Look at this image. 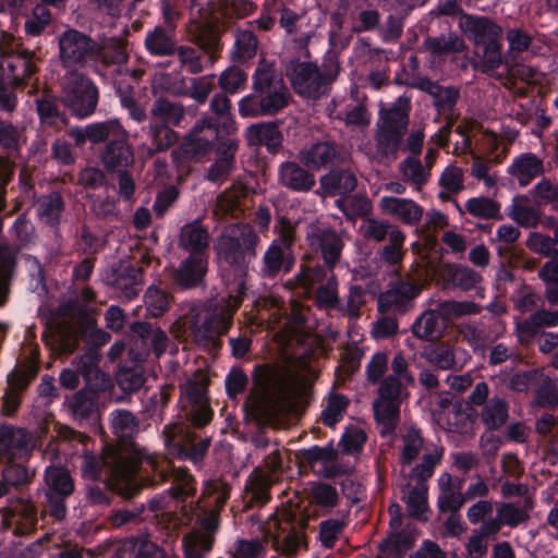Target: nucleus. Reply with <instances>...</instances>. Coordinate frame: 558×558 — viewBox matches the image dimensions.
I'll list each match as a JSON object with an SVG mask.
<instances>
[{
  "instance_id": "1",
  "label": "nucleus",
  "mask_w": 558,
  "mask_h": 558,
  "mask_svg": "<svg viewBox=\"0 0 558 558\" xmlns=\"http://www.w3.org/2000/svg\"><path fill=\"white\" fill-rule=\"evenodd\" d=\"M259 243L258 233L248 223L230 225L219 235L216 252L226 266L221 274L225 292L195 310L189 328L197 347L208 351L222 348L221 337L232 327L233 316L247 294L250 264L257 256Z\"/></svg>"
},
{
  "instance_id": "2",
  "label": "nucleus",
  "mask_w": 558,
  "mask_h": 558,
  "mask_svg": "<svg viewBox=\"0 0 558 558\" xmlns=\"http://www.w3.org/2000/svg\"><path fill=\"white\" fill-rule=\"evenodd\" d=\"M213 116H205L191 129L181 142V148L192 157L204 155L209 144L221 136H236V123L230 112L231 101L222 93L216 94L210 100Z\"/></svg>"
},
{
  "instance_id": "3",
  "label": "nucleus",
  "mask_w": 558,
  "mask_h": 558,
  "mask_svg": "<svg viewBox=\"0 0 558 558\" xmlns=\"http://www.w3.org/2000/svg\"><path fill=\"white\" fill-rule=\"evenodd\" d=\"M291 93L282 75L276 72H254L253 92L239 101L242 118L276 116L288 107Z\"/></svg>"
},
{
  "instance_id": "4",
  "label": "nucleus",
  "mask_w": 558,
  "mask_h": 558,
  "mask_svg": "<svg viewBox=\"0 0 558 558\" xmlns=\"http://www.w3.org/2000/svg\"><path fill=\"white\" fill-rule=\"evenodd\" d=\"M110 428L118 439L113 449V462L121 473H137L147 453L135 438L141 430L138 417L126 409H114L109 413Z\"/></svg>"
},
{
  "instance_id": "5",
  "label": "nucleus",
  "mask_w": 558,
  "mask_h": 558,
  "mask_svg": "<svg viewBox=\"0 0 558 558\" xmlns=\"http://www.w3.org/2000/svg\"><path fill=\"white\" fill-rule=\"evenodd\" d=\"M82 338L88 347L72 360L73 365H77L83 374L84 381L89 385L101 388L106 384V373L101 371L99 363L101 361L100 348L109 342L110 333L97 328L94 320H88L81 331Z\"/></svg>"
},
{
  "instance_id": "6",
  "label": "nucleus",
  "mask_w": 558,
  "mask_h": 558,
  "mask_svg": "<svg viewBox=\"0 0 558 558\" xmlns=\"http://www.w3.org/2000/svg\"><path fill=\"white\" fill-rule=\"evenodd\" d=\"M44 508L53 521H62L68 514V499L75 489L74 480L65 466L50 464L44 473Z\"/></svg>"
},
{
  "instance_id": "7",
  "label": "nucleus",
  "mask_w": 558,
  "mask_h": 558,
  "mask_svg": "<svg viewBox=\"0 0 558 558\" xmlns=\"http://www.w3.org/2000/svg\"><path fill=\"white\" fill-rule=\"evenodd\" d=\"M129 355L137 364L151 356L158 360L166 353L171 340L159 326L148 322H134L130 326Z\"/></svg>"
},
{
  "instance_id": "8",
  "label": "nucleus",
  "mask_w": 558,
  "mask_h": 558,
  "mask_svg": "<svg viewBox=\"0 0 558 558\" xmlns=\"http://www.w3.org/2000/svg\"><path fill=\"white\" fill-rule=\"evenodd\" d=\"M104 469H108L110 477L114 478L112 490L122 499H132L143 490V485L137 481L136 473H120L113 462V449L104 457L89 456L83 461L82 472L84 477L98 481L102 476Z\"/></svg>"
},
{
  "instance_id": "9",
  "label": "nucleus",
  "mask_w": 558,
  "mask_h": 558,
  "mask_svg": "<svg viewBox=\"0 0 558 558\" xmlns=\"http://www.w3.org/2000/svg\"><path fill=\"white\" fill-rule=\"evenodd\" d=\"M239 149V140L236 136H221L214 140L206 153L199 157H192L181 147L180 153L185 160L198 162L208 157L213 151L216 155L215 161L206 170L205 178L211 183H222L228 180L236 168V151Z\"/></svg>"
},
{
  "instance_id": "10",
  "label": "nucleus",
  "mask_w": 558,
  "mask_h": 558,
  "mask_svg": "<svg viewBox=\"0 0 558 558\" xmlns=\"http://www.w3.org/2000/svg\"><path fill=\"white\" fill-rule=\"evenodd\" d=\"M62 101L74 116L86 118L94 113L98 104V88L82 72H68Z\"/></svg>"
},
{
  "instance_id": "11",
  "label": "nucleus",
  "mask_w": 558,
  "mask_h": 558,
  "mask_svg": "<svg viewBox=\"0 0 558 558\" xmlns=\"http://www.w3.org/2000/svg\"><path fill=\"white\" fill-rule=\"evenodd\" d=\"M294 238L289 232H280L267 246L262 257L259 275L262 278L275 280L288 275L295 266L293 252Z\"/></svg>"
},
{
  "instance_id": "12",
  "label": "nucleus",
  "mask_w": 558,
  "mask_h": 558,
  "mask_svg": "<svg viewBox=\"0 0 558 558\" xmlns=\"http://www.w3.org/2000/svg\"><path fill=\"white\" fill-rule=\"evenodd\" d=\"M167 448L174 449L181 460L201 466L210 447V437L199 438L185 432L181 425H166L162 432Z\"/></svg>"
},
{
  "instance_id": "13",
  "label": "nucleus",
  "mask_w": 558,
  "mask_h": 558,
  "mask_svg": "<svg viewBox=\"0 0 558 558\" xmlns=\"http://www.w3.org/2000/svg\"><path fill=\"white\" fill-rule=\"evenodd\" d=\"M59 48L64 66H86L100 52L97 41L74 28L66 29L59 37Z\"/></svg>"
},
{
  "instance_id": "14",
  "label": "nucleus",
  "mask_w": 558,
  "mask_h": 558,
  "mask_svg": "<svg viewBox=\"0 0 558 558\" xmlns=\"http://www.w3.org/2000/svg\"><path fill=\"white\" fill-rule=\"evenodd\" d=\"M104 282L131 301L142 290V271L130 262L114 263L104 275Z\"/></svg>"
},
{
  "instance_id": "15",
  "label": "nucleus",
  "mask_w": 558,
  "mask_h": 558,
  "mask_svg": "<svg viewBox=\"0 0 558 558\" xmlns=\"http://www.w3.org/2000/svg\"><path fill=\"white\" fill-rule=\"evenodd\" d=\"M208 272V254H193L181 260L172 272L173 284L181 291L204 288Z\"/></svg>"
},
{
  "instance_id": "16",
  "label": "nucleus",
  "mask_w": 558,
  "mask_h": 558,
  "mask_svg": "<svg viewBox=\"0 0 558 558\" xmlns=\"http://www.w3.org/2000/svg\"><path fill=\"white\" fill-rule=\"evenodd\" d=\"M339 72H286L295 94L306 99L326 95Z\"/></svg>"
},
{
  "instance_id": "17",
  "label": "nucleus",
  "mask_w": 558,
  "mask_h": 558,
  "mask_svg": "<svg viewBox=\"0 0 558 558\" xmlns=\"http://www.w3.org/2000/svg\"><path fill=\"white\" fill-rule=\"evenodd\" d=\"M357 178L353 170L344 167H331L319 178V187L314 193L322 197L347 196L355 191Z\"/></svg>"
},
{
  "instance_id": "18",
  "label": "nucleus",
  "mask_w": 558,
  "mask_h": 558,
  "mask_svg": "<svg viewBox=\"0 0 558 558\" xmlns=\"http://www.w3.org/2000/svg\"><path fill=\"white\" fill-rule=\"evenodd\" d=\"M32 435L23 427L0 421V459L13 461L29 452Z\"/></svg>"
},
{
  "instance_id": "19",
  "label": "nucleus",
  "mask_w": 558,
  "mask_h": 558,
  "mask_svg": "<svg viewBox=\"0 0 558 558\" xmlns=\"http://www.w3.org/2000/svg\"><path fill=\"white\" fill-rule=\"evenodd\" d=\"M278 183L293 193L311 192L316 185L315 174L301 162L287 160L279 165Z\"/></svg>"
},
{
  "instance_id": "20",
  "label": "nucleus",
  "mask_w": 558,
  "mask_h": 558,
  "mask_svg": "<svg viewBox=\"0 0 558 558\" xmlns=\"http://www.w3.org/2000/svg\"><path fill=\"white\" fill-rule=\"evenodd\" d=\"M421 293V288L411 281H398L389 290L381 292L377 300L380 313L391 310L403 312L405 306Z\"/></svg>"
},
{
  "instance_id": "21",
  "label": "nucleus",
  "mask_w": 558,
  "mask_h": 558,
  "mask_svg": "<svg viewBox=\"0 0 558 558\" xmlns=\"http://www.w3.org/2000/svg\"><path fill=\"white\" fill-rule=\"evenodd\" d=\"M459 26L477 46L500 39L502 34L501 27L486 16L462 14Z\"/></svg>"
},
{
  "instance_id": "22",
  "label": "nucleus",
  "mask_w": 558,
  "mask_h": 558,
  "mask_svg": "<svg viewBox=\"0 0 558 558\" xmlns=\"http://www.w3.org/2000/svg\"><path fill=\"white\" fill-rule=\"evenodd\" d=\"M280 120L259 122L246 129L245 137L250 146H265L268 153L277 154L282 147L283 135Z\"/></svg>"
},
{
  "instance_id": "23",
  "label": "nucleus",
  "mask_w": 558,
  "mask_h": 558,
  "mask_svg": "<svg viewBox=\"0 0 558 558\" xmlns=\"http://www.w3.org/2000/svg\"><path fill=\"white\" fill-rule=\"evenodd\" d=\"M35 106L41 126L59 131L68 124V118L61 110L58 97L49 88H45L35 98Z\"/></svg>"
},
{
  "instance_id": "24",
  "label": "nucleus",
  "mask_w": 558,
  "mask_h": 558,
  "mask_svg": "<svg viewBox=\"0 0 558 558\" xmlns=\"http://www.w3.org/2000/svg\"><path fill=\"white\" fill-rule=\"evenodd\" d=\"M380 209L408 226H416L421 221L424 209L410 198L383 196L379 202Z\"/></svg>"
},
{
  "instance_id": "25",
  "label": "nucleus",
  "mask_w": 558,
  "mask_h": 558,
  "mask_svg": "<svg viewBox=\"0 0 558 558\" xmlns=\"http://www.w3.org/2000/svg\"><path fill=\"white\" fill-rule=\"evenodd\" d=\"M339 153L336 144L330 141H320L298 153L299 161L313 171L332 166Z\"/></svg>"
},
{
  "instance_id": "26",
  "label": "nucleus",
  "mask_w": 558,
  "mask_h": 558,
  "mask_svg": "<svg viewBox=\"0 0 558 558\" xmlns=\"http://www.w3.org/2000/svg\"><path fill=\"white\" fill-rule=\"evenodd\" d=\"M101 161L109 172L128 170L134 163V153L124 138L110 140L101 154Z\"/></svg>"
},
{
  "instance_id": "27",
  "label": "nucleus",
  "mask_w": 558,
  "mask_h": 558,
  "mask_svg": "<svg viewBox=\"0 0 558 558\" xmlns=\"http://www.w3.org/2000/svg\"><path fill=\"white\" fill-rule=\"evenodd\" d=\"M36 214L41 223L53 230H58L62 215L65 210V203L62 194L52 191L40 195L35 203Z\"/></svg>"
},
{
  "instance_id": "28",
  "label": "nucleus",
  "mask_w": 558,
  "mask_h": 558,
  "mask_svg": "<svg viewBox=\"0 0 558 558\" xmlns=\"http://www.w3.org/2000/svg\"><path fill=\"white\" fill-rule=\"evenodd\" d=\"M86 387L78 390L70 403L73 415L78 420H89L98 411V392L105 391L110 386V377L106 375V384L101 388L94 387L86 383Z\"/></svg>"
},
{
  "instance_id": "29",
  "label": "nucleus",
  "mask_w": 558,
  "mask_h": 558,
  "mask_svg": "<svg viewBox=\"0 0 558 558\" xmlns=\"http://www.w3.org/2000/svg\"><path fill=\"white\" fill-rule=\"evenodd\" d=\"M172 480L171 486L167 489L169 496L175 501H185L187 497L196 492V481L186 468H171L169 472H160V481Z\"/></svg>"
},
{
  "instance_id": "30",
  "label": "nucleus",
  "mask_w": 558,
  "mask_h": 558,
  "mask_svg": "<svg viewBox=\"0 0 558 558\" xmlns=\"http://www.w3.org/2000/svg\"><path fill=\"white\" fill-rule=\"evenodd\" d=\"M508 173L518 179L520 186H526L544 173L543 160L532 153L522 154L513 159Z\"/></svg>"
},
{
  "instance_id": "31",
  "label": "nucleus",
  "mask_w": 558,
  "mask_h": 558,
  "mask_svg": "<svg viewBox=\"0 0 558 558\" xmlns=\"http://www.w3.org/2000/svg\"><path fill=\"white\" fill-rule=\"evenodd\" d=\"M179 245L181 248L189 252V255L207 254L208 231L204 228L199 219H195L182 227Z\"/></svg>"
},
{
  "instance_id": "32",
  "label": "nucleus",
  "mask_w": 558,
  "mask_h": 558,
  "mask_svg": "<svg viewBox=\"0 0 558 558\" xmlns=\"http://www.w3.org/2000/svg\"><path fill=\"white\" fill-rule=\"evenodd\" d=\"M305 535L291 522L278 523V531L271 536L272 548L287 557L294 556L302 546Z\"/></svg>"
},
{
  "instance_id": "33",
  "label": "nucleus",
  "mask_w": 558,
  "mask_h": 558,
  "mask_svg": "<svg viewBox=\"0 0 558 558\" xmlns=\"http://www.w3.org/2000/svg\"><path fill=\"white\" fill-rule=\"evenodd\" d=\"M446 318L436 310H427L423 312L411 326L414 337L422 340H434L441 335V327L445 325Z\"/></svg>"
},
{
  "instance_id": "34",
  "label": "nucleus",
  "mask_w": 558,
  "mask_h": 558,
  "mask_svg": "<svg viewBox=\"0 0 558 558\" xmlns=\"http://www.w3.org/2000/svg\"><path fill=\"white\" fill-rule=\"evenodd\" d=\"M193 40L197 48L213 57L214 61L220 58L222 49L220 32L214 23L205 22L198 25L193 34Z\"/></svg>"
},
{
  "instance_id": "35",
  "label": "nucleus",
  "mask_w": 558,
  "mask_h": 558,
  "mask_svg": "<svg viewBox=\"0 0 558 558\" xmlns=\"http://www.w3.org/2000/svg\"><path fill=\"white\" fill-rule=\"evenodd\" d=\"M415 536L409 530L391 532L386 539L378 545L383 558H403L405 553L414 546Z\"/></svg>"
},
{
  "instance_id": "36",
  "label": "nucleus",
  "mask_w": 558,
  "mask_h": 558,
  "mask_svg": "<svg viewBox=\"0 0 558 558\" xmlns=\"http://www.w3.org/2000/svg\"><path fill=\"white\" fill-rule=\"evenodd\" d=\"M254 387L264 397H270L281 390V376L276 366L256 364L252 373Z\"/></svg>"
},
{
  "instance_id": "37",
  "label": "nucleus",
  "mask_w": 558,
  "mask_h": 558,
  "mask_svg": "<svg viewBox=\"0 0 558 558\" xmlns=\"http://www.w3.org/2000/svg\"><path fill=\"white\" fill-rule=\"evenodd\" d=\"M423 48L433 57H445L462 52L465 49V43L461 36L451 32L435 37H427L423 43Z\"/></svg>"
},
{
  "instance_id": "38",
  "label": "nucleus",
  "mask_w": 558,
  "mask_h": 558,
  "mask_svg": "<svg viewBox=\"0 0 558 558\" xmlns=\"http://www.w3.org/2000/svg\"><path fill=\"white\" fill-rule=\"evenodd\" d=\"M480 417L487 430H498L509 418V404L504 398L494 396L482 408Z\"/></svg>"
},
{
  "instance_id": "39",
  "label": "nucleus",
  "mask_w": 558,
  "mask_h": 558,
  "mask_svg": "<svg viewBox=\"0 0 558 558\" xmlns=\"http://www.w3.org/2000/svg\"><path fill=\"white\" fill-rule=\"evenodd\" d=\"M7 72H0V109L11 112L17 105V98L14 88H23L33 78L37 72H24L25 77L5 75Z\"/></svg>"
},
{
  "instance_id": "40",
  "label": "nucleus",
  "mask_w": 558,
  "mask_h": 558,
  "mask_svg": "<svg viewBox=\"0 0 558 558\" xmlns=\"http://www.w3.org/2000/svg\"><path fill=\"white\" fill-rule=\"evenodd\" d=\"M409 100L399 97L397 102L389 109H380L378 126L385 129L391 128L395 131L404 133L409 123Z\"/></svg>"
},
{
  "instance_id": "41",
  "label": "nucleus",
  "mask_w": 558,
  "mask_h": 558,
  "mask_svg": "<svg viewBox=\"0 0 558 558\" xmlns=\"http://www.w3.org/2000/svg\"><path fill=\"white\" fill-rule=\"evenodd\" d=\"M271 481L268 475L254 472L245 483V493L248 496L247 507H264L270 499Z\"/></svg>"
},
{
  "instance_id": "42",
  "label": "nucleus",
  "mask_w": 558,
  "mask_h": 558,
  "mask_svg": "<svg viewBox=\"0 0 558 558\" xmlns=\"http://www.w3.org/2000/svg\"><path fill=\"white\" fill-rule=\"evenodd\" d=\"M445 279L453 288L470 291L482 280V276L462 264H448L445 267Z\"/></svg>"
},
{
  "instance_id": "43",
  "label": "nucleus",
  "mask_w": 558,
  "mask_h": 558,
  "mask_svg": "<svg viewBox=\"0 0 558 558\" xmlns=\"http://www.w3.org/2000/svg\"><path fill=\"white\" fill-rule=\"evenodd\" d=\"M558 326V312L538 310L517 326V330L529 338L537 336L544 327Z\"/></svg>"
},
{
  "instance_id": "44",
  "label": "nucleus",
  "mask_w": 558,
  "mask_h": 558,
  "mask_svg": "<svg viewBox=\"0 0 558 558\" xmlns=\"http://www.w3.org/2000/svg\"><path fill=\"white\" fill-rule=\"evenodd\" d=\"M317 244L325 264L332 269L338 263L343 248L342 239L333 229H325L317 234Z\"/></svg>"
},
{
  "instance_id": "45",
  "label": "nucleus",
  "mask_w": 558,
  "mask_h": 558,
  "mask_svg": "<svg viewBox=\"0 0 558 558\" xmlns=\"http://www.w3.org/2000/svg\"><path fill=\"white\" fill-rule=\"evenodd\" d=\"M153 121L150 123H159V125H180L183 117V108L173 101L165 98H158L151 108Z\"/></svg>"
},
{
  "instance_id": "46",
  "label": "nucleus",
  "mask_w": 558,
  "mask_h": 558,
  "mask_svg": "<svg viewBox=\"0 0 558 558\" xmlns=\"http://www.w3.org/2000/svg\"><path fill=\"white\" fill-rule=\"evenodd\" d=\"M257 51V38L253 32L247 29H236L235 40L231 50V60L236 64H244L252 59Z\"/></svg>"
},
{
  "instance_id": "47",
  "label": "nucleus",
  "mask_w": 558,
  "mask_h": 558,
  "mask_svg": "<svg viewBox=\"0 0 558 558\" xmlns=\"http://www.w3.org/2000/svg\"><path fill=\"white\" fill-rule=\"evenodd\" d=\"M256 10L257 4L252 0H218L215 4V11L227 21L243 20Z\"/></svg>"
},
{
  "instance_id": "48",
  "label": "nucleus",
  "mask_w": 558,
  "mask_h": 558,
  "mask_svg": "<svg viewBox=\"0 0 558 558\" xmlns=\"http://www.w3.org/2000/svg\"><path fill=\"white\" fill-rule=\"evenodd\" d=\"M145 72H112L113 86L121 105L135 98Z\"/></svg>"
},
{
  "instance_id": "49",
  "label": "nucleus",
  "mask_w": 558,
  "mask_h": 558,
  "mask_svg": "<svg viewBox=\"0 0 558 558\" xmlns=\"http://www.w3.org/2000/svg\"><path fill=\"white\" fill-rule=\"evenodd\" d=\"M373 408L376 422L384 424L380 435L387 436L393 433L396 421H398L400 415V403L376 399L373 403Z\"/></svg>"
},
{
  "instance_id": "50",
  "label": "nucleus",
  "mask_w": 558,
  "mask_h": 558,
  "mask_svg": "<svg viewBox=\"0 0 558 558\" xmlns=\"http://www.w3.org/2000/svg\"><path fill=\"white\" fill-rule=\"evenodd\" d=\"M137 494L134 499L138 496ZM130 501L123 508L113 509L108 515V520L113 527H121L130 523H138L143 521V513L146 509V504L134 502L132 499H125Z\"/></svg>"
},
{
  "instance_id": "51",
  "label": "nucleus",
  "mask_w": 558,
  "mask_h": 558,
  "mask_svg": "<svg viewBox=\"0 0 558 558\" xmlns=\"http://www.w3.org/2000/svg\"><path fill=\"white\" fill-rule=\"evenodd\" d=\"M159 555L163 556V551L155 543L136 538L124 544L114 558H158Z\"/></svg>"
},
{
  "instance_id": "52",
  "label": "nucleus",
  "mask_w": 558,
  "mask_h": 558,
  "mask_svg": "<svg viewBox=\"0 0 558 558\" xmlns=\"http://www.w3.org/2000/svg\"><path fill=\"white\" fill-rule=\"evenodd\" d=\"M177 57L182 68L187 70H204L215 65L213 57L207 56L199 48L180 46L177 49Z\"/></svg>"
},
{
  "instance_id": "53",
  "label": "nucleus",
  "mask_w": 558,
  "mask_h": 558,
  "mask_svg": "<svg viewBox=\"0 0 558 558\" xmlns=\"http://www.w3.org/2000/svg\"><path fill=\"white\" fill-rule=\"evenodd\" d=\"M173 32L156 26L154 31L147 34L145 45L148 51L156 56H166L173 51L174 39Z\"/></svg>"
},
{
  "instance_id": "54",
  "label": "nucleus",
  "mask_w": 558,
  "mask_h": 558,
  "mask_svg": "<svg viewBox=\"0 0 558 558\" xmlns=\"http://www.w3.org/2000/svg\"><path fill=\"white\" fill-rule=\"evenodd\" d=\"M465 210L480 219H501L499 203L485 196L469 198Z\"/></svg>"
},
{
  "instance_id": "55",
  "label": "nucleus",
  "mask_w": 558,
  "mask_h": 558,
  "mask_svg": "<svg viewBox=\"0 0 558 558\" xmlns=\"http://www.w3.org/2000/svg\"><path fill=\"white\" fill-rule=\"evenodd\" d=\"M348 405L349 399L345 396L331 392L328 397L327 405L322 412L323 423L326 426L333 427L342 420Z\"/></svg>"
},
{
  "instance_id": "56",
  "label": "nucleus",
  "mask_w": 558,
  "mask_h": 558,
  "mask_svg": "<svg viewBox=\"0 0 558 558\" xmlns=\"http://www.w3.org/2000/svg\"><path fill=\"white\" fill-rule=\"evenodd\" d=\"M22 147V132L10 121L0 119V148L8 155L19 154Z\"/></svg>"
},
{
  "instance_id": "57",
  "label": "nucleus",
  "mask_w": 558,
  "mask_h": 558,
  "mask_svg": "<svg viewBox=\"0 0 558 558\" xmlns=\"http://www.w3.org/2000/svg\"><path fill=\"white\" fill-rule=\"evenodd\" d=\"M107 240L105 236L94 233L86 225L81 228L77 238L78 251L86 256L96 257L106 247Z\"/></svg>"
},
{
  "instance_id": "58",
  "label": "nucleus",
  "mask_w": 558,
  "mask_h": 558,
  "mask_svg": "<svg viewBox=\"0 0 558 558\" xmlns=\"http://www.w3.org/2000/svg\"><path fill=\"white\" fill-rule=\"evenodd\" d=\"M209 378L201 375L199 377L187 379L181 387V393L185 395L189 404L209 402L208 386Z\"/></svg>"
},
{
  "instance_id": "59",
  "label": "nucleus",
  "mask_w": 558,
  "mask_h": 558,
  "mask_svg": "<svg viewBox=\"0 0 558 558\" xmlns=\"http://www.w3.org/2000/svg\"><path fill=\"white\" fill-rule=\"evenodd\" d=\"M367 440L366 433L360 427H348L341 435L339 448L344 454H359Z\"/></svg>"
},
{
  "instance_id": "60",
  "label": "nucleus",
  "mask_w": 558,
  "mask_h": 558,
  "mask_svg": "<svg viewBox=\"0 0 558 558\" xmlns=\"http://www.w3.org/2000/svg\"><path fill=\"white\" fill-rule=\"evenodd\" d=\"M426 356L433 365L440 369H452L456 366L453 348L446 342L434 344V347L426 351Z\"/></svg>"
},
{
  "instance_id": "61",
  "label": "nucleus",
  "mask_w": 558,
  "mask_h": 558,
  "mask_svg": "<svg viewBox=\"0 0 558 558\" xmlns=\"http://www.w3.org/2000/svg\"><path fill=\"white\" fill-rule=\"evenodd\" d=\"M146 381L144 372L137 365L134 367H123L117 374V383L125 392L140 390Z\"/></svg>"
},
{
  "instance_id": "62",
  "label": "nucleus",
  "mask_w": 558,
  "mask_h": 558,
  "mask_svg": "<svg viewBox=\"0 0 558 558\" xmlns=\"http://www.w3.org/2000/svg\"><path fill=\"white\" fill-rule=\"evenodd\" d=\"M403 135V132L395 131L391 128H379V132L376 136L378 153L385 157L396 155Z\"/></svg>"
},
{
  "instance_id": "63",
  "label": "nucleus",
  "mask_w": 558,
  "mask_h": 558,
  "mask_svg": "<svg viewBox=\"0 0 558 558\" xmlns=\"http://www.w3.org/2000/svg\"><path fill=\"white\" fill-rule=\"evenodd\" d=\"M144 303L153 317H159L169 307V295L160 288L150 286L144 295Z\"/></svg>"
},
{
  "instance_id": "64",
  "label": "nucleus",
  "mask_w": 558,
  "mask_h": 558,
  "mask_svg": "<svg viewBox=\"0 0 558 558\" xmlns=\"http://www.w3.org/2000/svg\"><path fill=\"white\" fill-rule=\"evenodd\" d=\"M248 385L246 373L239 366L229 369L225 378L226 393L231 400H235L239 395L243 393Z\"/></svg>"
}]
</instances>
